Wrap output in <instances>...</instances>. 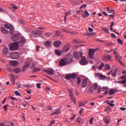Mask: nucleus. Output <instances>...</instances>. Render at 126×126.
<instances>
[{"instance_id":"obj_1","label":"nucleus","mask_w":126,"mask_h":126,"mask_svg":"<svg viewBox=\"0 0 126 126\" xmlns=\"http://www.w3.org/2000/svg\"><path fill=\"white\" fill-rule=\"evenodd\" d=\"M73 56L75 59H79V58H81L80 63L82 65H84V64L87 63L88 62L86 60V57H83V53L81 52H75L74 53Z\"/></svg>"},{"instance_id":"obj_2","label":"nucleus","mask_w":126,"mask_h":126,"mask_svg":"<svg viewBox=\"0 0 126 126\" xmlns=\"http://www.w3.org/2000/svg\"><path fill=\"white\" fill-rule=\"evenodd\" d=\"M73 61V56L68 53L65 56V58H64V63L63 65L68 64L69 63H71Z\"/></svg>"},{"instance_id":"obj_3","label":"nucleus","mask_w":126,"mask_h":126,"mask_svg":"<svg viewBox=\"0 0 126 126\" xmlns=\"http://www.w3.org/2000/svg\"><path fill=\"white\" fill-rule=\"evenodd\" d=\"M19 47V45L18 44V42L10 43L9 44V49L10 51H16Z\"/></svg>"},{"instance_id":"obj_4","label":"nucleus","mask_w":126,"mask_h":126,"mask_svg":"<svg viewBox=\"0 0 126 126\" xmlns=\"http://www.w3.org/2000/svg\"><path fill=\"white\" fill-rule=\"evenodd\" d=\"M10 58L12 59V60H17L19 58V54L17 52H12L9 54Z\"/></svg>"},{"instance_id":"obj_5","label":"nucleus","mask_w":126,"mask_h":126,"mask_svg":"<svg viewBox=\"0 0 126 126\" xmlns=\"http://www.w3.org/2000/svg\"><path fill=\"white\" fill-rule=\"evenodd\" d=\"M113 51H114V55H115V58L116 59V60L119 62V63H121V64H122V65H123V66H124L125 63H123V62L121 61L120 60L121 58H120L118 55V52H116L115 49H114Z\"/></svg>"},{"instance_id":"obj_6","label":"nucleus","mask_w":126,"mask_h":126,"mask_svg":"<svg viewBox=\"0 0 126 126\" xmlns=\"http://www.w3.org/2000/svg\"><path fill=\"white\" fill-rule=\"evenodd\" d=\"M76 78V75L75 74H69L68 75H66L65 76V79L67 80H71V79H75Z\"/></svg>"},{"instance_id":"obj_7","label":"nucleus","mask_w":126,"mask_h":126,"mask_svg":"<svg viewBox=\"0 0 126 126\" xmlns=\"http://www.w3.org/2000/svg\"><path fill=\"white\" fill-rule=\"evenodd\" d=\"M19 36H20V33H18L16 34H14L11 37V39H12V41H14V42H15L16 41H18V40H19Z\"/></svg>"},{"instance_id":"obj_8","label":"nucleus","mask_w":126,"mask_h":126,"mask_svg":"<svg viewBox=\"0 0 126 126\" xmlns=\"http://www.w3.org/2000/svg\"><path fill=\"white\" fill-rule=\"evenodd\" d=\"M44 72L46 73H48V74H50V75H52V74H54L55 71L53 69H51L50 70H43Z\"/></svg>"},{"instance_id":"obj_9","label":"nucleus","mask_w":126,"mask_h":126,"mask_svg":"<svg viewBox=\"0 0 126 126\" xmlns=\"http://www.w3.org/2000/svg\"><path fill=\"white\" fill-rule=\"evenodd\" d=\"M94 52H95V51H94V49H90L89 56L91 59H94L93 55H94Z\"/></svg>"},{"instance_id":"obj_10","label":"nucleus","mask_w":126,"mask_h":126,"mask_svg":"<svg viewBox=\"0 0 126 126\" xmlns=\"http://www.w3.org/2000/svg\"><path fill=\"white\" fill-rule=\"evenodd\" d=\"M70 49V45L69 43H67L65 46H64V52H67Z\"/></svg>"},{"instance_id":"obj_11","label":"nucleus","mask_w":126,"mask_h":126,"mask_svg":"<svg viewBox=\"0 0 126 126\" xmlns=\"http://www.w3.org/2000/svg\"><path fill=\"white\" fill-rule=\"evenodd\" d=\"M95 75L97 77L100 78V79L101 80H105V79H106L105 76H104V75H102V74H100V73H96Z\"/></svg>"},{"instance_id":"obj_12","label":"nucleus","mask_w":126,"mask_h":126,"mask_svg":"<svg viewBox=\"0 0 126 126\" xmlns=\"http://www.w3.org/2000/svg\"><path fill=\"white\" fill-rule=\"evenodd\" d=\"M52 44V41H44L43 42V45L47 48H49V47H51V45Z\"/></svg>"},{"instance_id":"obj_13","label":"nucleus","mask_w":126,"mask_h":126,"mask_svg":"<svg viewBox=\"0 0 126 126\" xmlns=\"http://www.w3.org/2000/svg\"><path fill=\"white\" fill-rule=\"evenodd\" d=\"M18 43H19L20 44H25V43H26V38H25L24 36H21V40L18 41Z\"/></svg>"},{"instance_id":"obj_14","label":"nucleus","mask_w":126,"mask_h":126,"mask_svg":"<svg viewBox=\"0 0 126 126\" xmlns=\"http://www.w3.org/2000/svg\"><path fill=\"white\" fill-rule=\"evenodd\" d=\"M61 45H62V41H55L54 43V46L55 47H60V46H61Z\"/></svg>"},{"instance_id":"obj_15","label":"nucleus","mask_w":126,"mask_h":126,"mask_svg":"<svg viewBox=\"0 0 126 126\" xmlns=\"http://www.w3.org/2000/svg\"><path fill=\"white\" fill-rule=\"evenodd\" d=\"M29 66H30V63H26L25 65L23 67V70H22V72H24V71H25V70H26V68H28Z\"/></svg>"},{"instance_id":"obj_16","label":"nucleus","mask_w":126,"mask_h":126,"mask_svg":"<svg viewBox=\"0 0 126 126\" xmlns=\"http://www.w3.org/2000/svg\"><path fill=\"white\" fill-rule=\"evenodd\" d=\"M55 54H56L57 56H62L63 55V51H61L60 50L56 49L55 50Z\"/></svg>"},{"instance_id":"obj_17","label":"nucleus","mask_w":126,"mask_h":126,"mask_svg":"<svg viewBox=\"0 0 126 126\" xmlns=\"http://www.w3.org/2000/svg\"><path fill=\"white\" fill-rule=\"evenodd\" d=\"M8 54V48L5 47L3 48L2 50V54L4 55V56H5Z\"/></svg>"},{"instance_id":"obj_18","label":"nucleus","mask_w":126,"mask_h":126,"mask_svg":"<svg viewBox=\"0 0 126 126\" xmlns=\"http://www.w3.org/2000/svg\"><path fill=\"white\" fill-rule=\"evenodd\" d=\"M87 83H88L87 80H86V79H84L82 83V88H85L87 86Z\"/></svg>"},{"instance_id":"obj_19","label":"nucleus","mask_w":126,"mask_h":126,"mask_svg":"<svg viewBox=\"0 0 126 126\" xmlns=\"http://www.w3.org/2000/svg\"><path fill=\"white\" fill-rule=\"evenodd\" d=\"M71 100L74 102V104H76V99L75 96L73 95V91L72 92V94L71 95Z\"/></svg>"},{"instance_id":"obj_20","label":"nucleus","mask_w":126,"mask_h":126,"mask_svg":"<svg viewBox=\"0 0 126 126\" xmlns=\"http://www.w3.org/2000/svg\"><path fill=\"white\" fill-rule=\"evenodd\" d=\"M60 112H61V109L60 108H58L55 111V112L51 114V116H54L55 115H59Z\"/></svg>"},{"instance_id":"obj_21","label":"nucleus","mask_w":126,"mask_h":126,"mask_svg":"<svg viewBox=\"0 0 126 126\" xmlns=\"http://www.w3.org/2000/svg\"><path fill=\"white\" fill-rule=\"evenodd\" d=\"M33 34H34V35H38L39 36H40V35L42 34V31L40 30L35 31L33 32Z\"/></svg>"},{"instance_id":"obj_22","label":"nucleus","mask_w":126,"mask_h":126,"mask_svg":"<svg viewBox=\"0 0 126 126\" xmlns=\"http://www.w3.org/2000/svg\"><path fill=\"white\" fill-rule=\"evenodd\" d=\"M10 63L13 66H16V65H17V64H18V62H17V61H10Z\"/></svg>"},{"instance_id":"obj_23","label":"nucleus","mask_w":126,"mask_h":126,"mask_svg":"<svg viewBox=\"0 0 126 126\" xmlns=\"http://www.w3.org/2000/svg\"><path fill=\"white\" fill-rule=\"evenodd\" d=\"M14 72H15V73H19L21 71V69L20 68H14L13 69Z\"/></svg>"},{"instance_id":"obj_24","label":"nucleus","mask_w":126,"mask_h":126,"mask_svg":"<svg viewBox=\"0 0 126 126\" xmlns=\"http://www.w3.org/2000/svg\"><path fill=\"white\" fill-rule=\"evenodd\" d=\"M90 14L89 13L88 11L87 10H85V14H83V17L85 18L86 17H88L89 16Z\"/></svg>"},{"instance_id":"obj_25","label":"nucleus","mask_w":126,"mask_h":126,"mask_svg":"<svg viewBox=\"0 0 126 126\" xmlns=\"http://www.w3.org/2000/svg\"><path fill=\"white\" fill-rule=\"evenodd\" d=\"M11 5H13V7H10V9L11 10H13V11H14V10H15L18 9V7L17 6H15V5H13L12 4H11Z\"/></svg>"},{"instance_id":"obj_26","label":"nucleus","mask_w":126,"mask_h":126,"mask_svg":"<svg viewBox=\"0 0 126 126\" xmlns=\"http://www.w3.org/2000/svg\"><path fill=\"white\" fill-rule=\"evenodd\" d=\"M104 65H105L104 63H100V65H99V66L98 67V69H99L100 70H102Z\"/></svg>"},{"instance_id":"obj_27","label":"nucleus","mask_w":126,"mask_h":126,"mask_svg":"<svg viewBox=\"0 0 126 126\" xmlns=\"http://www.w3.org/2000/svg\"><path fill=\"white\" fill-rule=\"evenodd\" d=\"M93 92H94V90H93V86H92V87H91V88H90V89H89L88 93L92 94V93H93Z\"/></svg>"},{"instance_id":"obj_28","label":"nucleus","mask_w":126,"mask_h":126,"mask_svg":"<svg viewBox=\"0 0 126 126\" xmlns=\"http://www.w3.org/2000/svg\"><path fill=\"white\" fill-rule=\"evenodd\" d=\"M1 30L2 31V32H3V33H4V34H6V33H7V30H5V28H4V27H1Z\"/></svg>"},{"instance_id":"obj_29","label":"nucleus","mask_w":126,"mask_h":126,"mask_svg":"<svg viewBox=\"0 0 126 126\" xmlns=\"http://www.w3.org/2000/svg\"><path fill=\"white\" fill-rule=\"evenodd\" d=\"M103 120L106 125H109L110 124V120L108 119V118H103Z\"/></svg>"},{"instance_id":"obj_30","label":"nucleus","mask_w":126,"mask_h":126,"mask_svg":"<svg viewBox=\"0 0 126 126\" xmlns=\"http://www.w3.org/2000/svg\"><path fill=\"white\" fill-rule=\"evenodd\" d=\"M118 70V69H115L114 72L112 74V77H116L117 76Z\"/></svg>"},{"instance_id":"obj_31","label":"nucleus","mask_w":126,"mask_h":126,"mask_svg":"<svg viewBox=\"0 0 126 126\" xmlns=\"http://www.w3.org/2000/svg\"><path fill=\"white\" fill-rule=\"evenodd\" d=\"M59 65L60 66H63V58H62L59 62Z\"/></svg>"},{"instance_id":"obj_32","label":"nucleus","mask_w":126,"mask_h":126,"mask_svg":"<svg viewBox=\"0 0 126 126\" xmlns=\"http://www.w3.org/2000/svg\"><path fill=\"white\" fill-rule=\"evenodd\" d=\"M103 30H104V31L105 32V33H106L107 34H109L110 32L108 29V28H107V27H104V28H103Z\"/></svg>"},{"instance_id":"obj_33","label":"nucleus","mask_w":126,"mask_h":126,"mask_svg":"<svg viewBox=\"0 0 126 126\" xmlns=\"http://www.w3.org/2000/svg\"><path fill=\"white\" fill-rule=\"evenodd\" d=\"M115 93H116V91H115V90L112 89L109 91L110 94H114Z\"/></svg>"},{"instance_id":"obj_34","label":"nucleus","mask_w":126,"mask_h":126,"mask_svg":"<svg viewBox=\"0 0 126 126\" xmlns=\"http://www.w3.org/2000/svg\"><path fill=\"white\" fill-rule=\"evenodd\" d=\"M36 71H41V68H34L32 70V72H36Z\"/></svg>"},{"instance_id":"obj_35","label":"nucleus","mask_w":126,"mask_h":126,"mask_svg":"<svg viewBox=\"0 0 126 126\" xmlns=\"http://www.w3.org/2000/svg\"><path fill=\"white\" fill-rule=\"evenodd\" d=\"M106 102L107 104H108L109 105H110V106H114L115 105L114 103H112L109 100H107Z\"/></svg>"},{"instance_id":"obj_36","label":"nucleus","mask_w":126,"mask_h":126,"mask_svg":"<svg viewBox=\"0 0 126 126\" xmlns=\"http://www.w3.org/2000/svg\"><path fill=\"white\" fill-rule=\"evenodd\" d=\"M70 12H66V13H65V17L64 18V20L65 21H66L67 16H68V15H70Z\"/></svg>"},{"instance_id":"obj_37","label":"nucleus","mask_w":126,"mask_h":126,"mask_svg":"<svg viewBox=\"0 0 126 126\" xmlns=\"http://www.w3.org/2000/svg\"><path fill=\"white\" fill-rule=\"evenodd\" d=\"M104 58L105 60H111V56H110V55H107V56H105Z\"/></svg>"},{"instance_id":"obj_38","label":"nucleus","mask_w":126,"mask_h":126,"mask_svg":"<svg viewBox=\"0 0 126 126\" xmlns=\"http://www.w3.org/2000/svg\"><path fill=\"white\" fill-rule=\"evenodd\" d=\"M73 42L75 44H79L80 43H81V42H80V41H79L77 39H74Z\"/></svg>"},{"instance_id":"obj_39","label":"nucleus","mask_w":126,"mask_h":126,"mask_svg":"<svg viewBox=\"0 0 126 126\" xmlns=\"http://www.w3.org/2000/svg\"><path fill=\"white\" fill-rule=\"evenodd\" d=\"M98 88V85L97 84H94V85H93V89L94 90H97Z\"/></svg>"},{"instance_id":"obj_40","label":"nucleus","mask_w":126,"mask_h":126,"mask_svg":"<svg viewBox=\"0 0 126 126\" xmlns=\"http://www.w3.org/2000/svg\"><path fill=\"white\" fill-rule=\"evenodd\" d=\"M105 68H107V69H108V70H110L111 67L110 65H109L108 63H106V65H105Z\"/></svg>"},{"instance_id":"obj_41","label":"nucleus","mask_w":126,"mask_h":126,"mask_svg":"<svg viewBox=\"0 0 126 126\" xmlns=\"http://www.w3.org/2000/svg\"><path fill=\"white\" fill-rule=\"evenodd\" d=\"M94 117H92V118L90 119V120H89V123H90V125H93V121H94Z\"/></svg>"},{"instance_id":"obj_42","label":"nucleus","mask_w":126,"mask_h":126,"mask_svg":"<svg viewBox=\"0 0 126 126\" xmlns=\"http://www.w3.org/2000/svg\"><path fill=\"white\" fill-rule=\"evenodd\" d=\"M72 90H69L68 91V93L69 94V97L70 98V99H71V95L72 94Z\"/></svg>"},{"instance_id":"obj_43","label":"nucleus","mask_w":126,"mask_h":126,"mask_svg":"<svg viewBox=\"0 0 126 126\" xmlns=\"http://www.w3.org/2000/svg\"><path fill=\"white\" fill-rule=\"evenodd\" d=\"M45 35L46 37H51V36H52V34L50 32H46Z\"/></svg>"},{"instance_id":"obj_44","label":"nucleus","mask_w":126,"mask_h":126,"mask_svg":"<svg viewBox=\"0 0 126 126\" xmlns=\"http://www.w3.org/2000/svg\"><path fill=\"white\" fill-rule=\"evenodd\" d=\"M105 10L107 12H108V13H110V8L109 6H107L106 8H105Z\"/></svg>"},{"instance_id":"obj_45","label":"nucleus","mask_w":126,"mask_h":126,"mask_svg":"<svg viewBox=\"0 0 126 126\" xmlns=\"http://www.w3.org/2000/svg\"><path fill=\"white\" fill-rule=\"evenodd\" d=\"M107 89H108V87H103L102 89V92H106Z\"/></svg>"},{"instance_id":"obj_46","label":"nucleus","mask_w":126,"mask_h":126,"mask_svg":"<svg viewBox=\"0 0 126 126\" xmlns=\"http://www.w3.org/2000/svg\"><path fill=\"white\" fill-rule=\"evenodd\" d=\"M15 95H16V96H20V93H19V92H18V91H16L14 92Z\"/></svg>"},{"instance_id":"obj_47","label":"nucleus","mask_w":126,"mask_h":126,"mask_svg":"<svg viewBox=\"0 0 126 126\" xmlns=\"http://www.w3.org/2000/svg\"><path fill=\"white\" fill-rule=\"evenodd\" d=\"M7 107H8V104H6V105L3 106L4 111H6V110H7Z\"/></svg>"},{"instance_id":"obj_48","label":"nucleus","mask_w":126,"mask_h":126,"mask_svg":"<svg viewBox=\"0 0 126 126\" xmlns=\"http://www.w3.org/2000/svg\"><path fill=\"white\" fill-rule=\"evenodd\" d=\"M118 43H119V44H123V42L122 41V40H121V39H118Z\"/></svg>"},{"instance_id":"obj_49","label":"nucleus","mask_w":126,"mask_h":126,"mask_svg":"<svg viewBox=\"0 0 126 126\" xmlns=\"http://www.w3.org/2000/svg\"><path fill=\"white\" fill-rule=\"evenodd\" d=\"M56 35L57 36H60V35H61V32H60V31H56Z\"/></svg>"},{"instance_id":"obj_50","label":"nucleus","mask_w":126,"mask_h":126,"mask_svg":"<svg viewBox=\"0 0 126 126\" xmlns=\"http://www.w3.org/2000/svg\"><path fill=\"white\" fill-rule=\"evenodd\" d=\"M13 33H14L13 29H11L10 30V34L11 35H13Z\"/></svg>"},{"instance_id":"obj_51","label":"nucleus","mask_w":126,"mask_h":126,"mask_svg":"<svg viewBox=\"0 0 126 126\" xmlns=\"http://www.w3.org/2000/svg\"><path fill=\"white\" fill-rule=\"evenodd\" d=\"M10 99H11L12 100H13V101H15V100H16V101H18V99H17L15 97H13L12 96L10 97Z\"/></svg>"},{"instance_id":"obj_52","label":"nucleus","mask_w":126,"mask_h":126,"mask_svg":"<svg viewBox=\"0 0 126 126\" xmlns=\"http://www.w3.org/2000/svg\"><path fill=\"white\" fill-rule=\"evenodd\" d=\"M20 22L21 23V24H24L25 23L24 20H23L22 19H20Z\"/></svg>"},{"instance_id":"obj_53","label":"nucleus","mask_w":126,"mask_h":126,"mask_svg":"<svg viewBox=\"0 0 126 126\" xmlns=\"http://www.w3.org/2000/svg\"><path fill=\"white\" fill-rule=\"evenodd\" d=\"M39 50H40V46L37 45L36 46V52H39Z\"/></svg>"},{"instance_id":"obj_54","label":"nucleus","mask_w":126,"mask_h":126,"mask_svg":"<svg viewBox=\"0 0 126 126\" xmlns=\"http://www.w3.org/2000/svg\"><path fill=\"white\" fill-rule=\"evenodd\" d=\"M36 87H37V88H41V84L40 83H37L36 84Z\"/></svg>"},{"instance_id":"obj_55","label":"nucleus","mask_w":126,"mask_h":126,"mask_svg":"<svg viewBox=\"0 0 126 126\" xmlns=\"http://www.w3.org/2000/svg\"><path fill=\"white\" fill-rule=\"evenodd\" d=\"M81 82V80L80 78H78L77 84H78V85H80V84Z\"/></svg>"},{"instance_id":"obj_56","label":"nucleus","mask_w":126,"mask_h":126,"mask_svg":"<svg viewBox=\"0 0 126 126\" xmlns=\"http://www.w3.org/2000/svg\"><path fill=\"white\" fill-rule=\"evenodd\" d=\"M4 27L6 28V29H9V26L8 24H5Z\"/></svg>"},{"instance_id":"obj_57","label":"nucleus","mask_w":126,"mask_h":126,"mask_svg":"<svg viewBox=\"0 0 126 126\" xmlns=\"http://www.w3.org/2000/svg\"><path fill=\"white\" fill-rule=\"evenodd\" d=\"M121 83L123 85H124L125 84V85H126V80H124V81H121Z\"/></svg>"},{"instance_id":"obj_58","label":"nucleus","mask_w":126,"mask_h":126,"mask_svg":"<svg viewBox=\"0 0 126 126\" xmlns=\"http://www.w3.org/2000/svg\"><path fill=\"white\" fill-rule=\"evenodd\" d=\"M111 37H112V38H116V36L114 33H111Z\"/></svg>"},{"instance_id":"obj_59","label":"nucleus","mask_w":126,"mask_h":126,"mask_svg":"<svg viewBox=\"0 0 126 126\" xmlns=\"http://www.w3.org/2000/svg\"><path fill=\"white\" fill-rule=\"evenodd\" d=\"M46 109L49 111H51V110H52V107L51 106H47Z\"/></svg>"},{"instance_id":"obj_60","label":"nucleus","mask_w":126,"mask_h":126,"mask_svg":"<svg viewBox=\"0 0 126 126\" xmlns=\"http://www.w3.org/2000/svg\"><path fill=\"white\" fill-rule=\"evenodd\" d=\"M84 104H85L83 102H80L79 106L81 107V106H83V105H84Z\"/></svg>"},{"instance_id":"obj_61","label":"nucleus","mask_w":126,"mask_h":126,"mask_svg":"<svg viewBox=\"0 0 126 126\" xmlns=\"http://www.w3.org/2000/svg\"><path fill=\"white\" fill-rule=\"evenodd\" d=\"M88 30H89V31L90 32H93V28H91V27H89V28H88Z\"/></svg>"},{"instance_id":"obj_62","label":"nucleus","mask_w":126,"mask_h":126,"mask_svg":"<svg viewBox=\"0 0 126 126\" xmlns=\"http://www.w3.org/2000/svg\"><path fill=\"white\" fill-rule=\"evenodd\" d=\"M55 122L54 120H53L51 121V123H50V125L51 126H53V125H54V124H55Z\"/></svg>"},{"instance_id":"obj_63","label":"nucleus","mask_w":126,"mask_h":126,"mask_svg":"<svg viewBox=\"0 0 126 126\" xmlns=\"http://www.w3.org/2000/svg\"><path fill=\"white\" fill-rule=\"evenodd\" d=\"M0 126H9V125H7L6 124H5L4 123H1Z\"/></svg>"},{"instance_id":"obj_64","label":"nucleus","mask_w":126,"mask_h":126,"mask_svg":"<svg viewBox=\"0 0 126 126\" xmlns=\"http://www.w3.org/2000/svg\"><path fill=\"white\" fill-rule=\"evenodd\" d=\"M97 67V66H96V65H94L93 68V69H96Z\"/></svg>"}]
</instances>
